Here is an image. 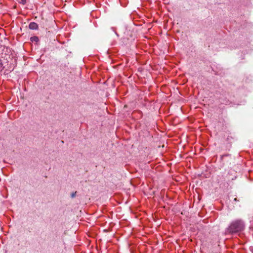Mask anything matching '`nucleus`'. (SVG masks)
<instances>
[{
  "label": "nucleus",
  "instance_id": "1",
  "mask_svg": "<svg viewBox=\"0 0 253 253\" xmlns=\"http://www.w3.org/2000/svg\"><path fill=\"white\" fill-rule=\"evenodd\" d=\"M245 223L241 219H236L232 221L225 232L227 233H236L242 231L245 229Z\"/></svg>",
  "mask_w": 253,
  "mask_h": 253
},
{
  "label": "nucleus",
  "instance_id": "2",
  "mask_svg": "<svg viewBox=\"0 0 253 253\" xmlns=\"http://www.w3.org/2000/svg\"><path fill=\"white\" fill-rule=\"evenodd\" d=\"M29 28L31 30H36L38 28V25L35 22H31L29 24Z\"/></svg>",
  "mask_w": 253,
  "mask_h": 253
},
{
  "label": "nucleus",
  "instance_id": "3",
  "mask_svg": "<svg viewBox=\"0 0 253 253\" xmlns=\"http://www.w3.org/2000/svg\"><path fill=\"white\" fill-rule=\"evenodd\" d=\"M76 194H77V192H73L71 195V197L72 198H74L76 197Z\"/></svg>",
  "mask_w": 253,
  "mask_h": 253
},
{
  "label": "nucleus",
  "instance_id": "4",
  "mask_svg": "<svg viewBox=\"0 0 253 253\" xmlns=\"http://www.w3.org/2000/svg\"><path fill=\"white\" fill-rule=\"evenodd\" d=\"M19 2L22 4H25L26 3V0H20Z\"/></svg>",
  "mask_w": 253,
  "mask_h": 253
},
{
  "label": "nucleus",
  "instance_id": "5",
  "mask_svg": "<svg viewBox=\"0 0 253 253\" xmlns=\"http://www.w3.org/2000/svg\"><path fill=\"white\" fill-rule=\"evenodd\" d=\"M32 41H38V38L37 37H34L31 38Z\"/></svg>",
  "mask_w": 253,
  "mask_h": 253
},
{
  "label": "nucleus",
  "instance_id": "6",
  "mask_svg": "<svg viewBox=\"0 0 253 253\" xmlns=\"http://www.w3.org/2000/svg\"><path fill=\"white\" fill-rule=\"evenodd\" d=\"M3 68V64L1 62V60L0 59V70H1Z\"/></svg>",
  "mask_w": 253,
  "mask_h": 253
},
{
  "label": "nucleus",
  "instance_id": "7",
  "mask_svg": "<svg viewBox=\"0 0 253 253\" xmlns=\"http://www.w3.org/2000/svg\"><path fill=\"white\" fill-rule=\"evenodd\" d=\"M234 201H237V199H236V198H235V199H234Z\"/></svg>",
  "mask_w": 253,
  "mask_h": 253
}]
</instances>
